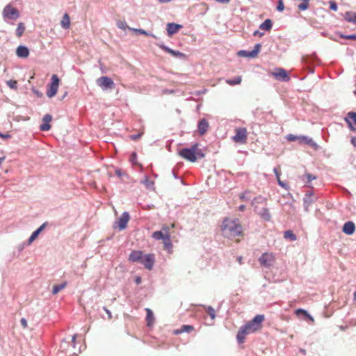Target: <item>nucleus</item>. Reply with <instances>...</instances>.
I'll return each mask as SVG.
<instances>
[{
  "label": "nucleus",
  "mask_w": 356,
  "mask_h": 356,
  "mask_svg": "<svg viewBox=\"0 0 356 356\" xmlns=\"http://www.w3.org/2000/svg\"><path fill=\"white\" fill-rule=\"evenodd\" d=\"M182 28V25L174 22L168 23L167 24V33L168 35H172L176 33L179 29Z\"/></svg>",
  "instance_id": "obj_17"
},
{
  "label": "nucleus",
  "mask_w": 356,
  "mask_h": 356,
  "mask_svg": "<svg viewBox=\"0 0 356 356\" xmlns=\"http://www.w3.org/2000/svg\"><path fill=\"white\" fill-rule=\"evenodd\" d=\"M97 84L102 90H111L115 88V83L113 79L108 76H103L97 79Z\"/></svg>",
  "instance_id": "obj_4"
},
{
  "label": "nucleus",
  "mask_w": 356,
  "mask_h": 356,
  "mask_svg": "<svg viewBox=\"0 0 356 356\" xmlns=\"http://www.w3.org/2000/svg\"><path fill=\"white\" fill-rule=\"evenodd\" d=\"M0 137L3 139H8L11 137V136L8 134H2L0 132Z\"/></svg>",
  "instance_id": "obj_59"
},
{
  "label": "nucleus",
  "mask_w": 356,
  "mask_h": 356,
  "mask_svg": "<svg viewBox=\"0 0 356 356\" xmlns=\"http://www.w3.org/2000/svg\"><path fill=\"white\" fill-rule=\"evenodd\" d=\"M296 314L298 316L302 315L306 318H309L311 321H314V318L309 315V314L303 309H298L296 310Z\"/></svg>",
  "instance_id": "obj_32"
},
{
  "label": "nucleus",
  "mask_w": 356,
  "mask_h": 356,
  "mask_svg": "<svg viewBox=\"0 0 356 356\" xmlns=\"http://www.w3.org/2000/svg\"><path fill=\"white\" fill-rule=\"evenodd\" d=\"M284 238L294 241L297 239L296 235L291 230H286L284 232Z\"/></svg>",
  "instance_id": "obj_27"
},
{
  "label": "nucleus",
  "mask_w": 356,
  "mask_h": 356,
  "mask_svg": "<svg viewBox=\"0 0 356 356\" xmlns=\"http://www.w3.org/2000/svg\"><path fill=\"white\" fill-rule=\"evenodd\" d=\"M25 30V26L24 23L19 22L17 25V29H16V35L17 37H21L22 34L24 33Z\"/></svg>",
  "instance_id": "obj_35"
},
{
  "label": "nucleus",
  "mask_w": 356,
  "mask_h": 356,
  "mask_svg": "<svg viewBox=\"0 0 356 356\" xmlns=\"http://www.w3.org/2000/svg\"><path fill=\"white\" fill-rule=\"evenodd\" d=\"M67 285L66 282L60 284H56L53 286L52 294H57L60 290L63 289Z\"/></svg>",
  "instance_id": "obj_34"
},
{
  "label": "nucleus",
  "mask_w": 356,
  "mask_h": 356,
  "mask_svg": "<svg viewBox=\"0 0 356 356\" xmlns=\"http://www.w3.org/2000/svg\"><path fill=\"white\" fill-rule=\"evenodd\" d=\"M207 314L210 316V317L212 318V319H214L215 317H216V312H215V310L214 309L211 307V306H209L207 307Z\"/></svg>",
  "instance_id": "obj_43"
},
{
  "label": "nucleus",
  "mask_w": 356,
  "mask_h": 356,
  "mask_svg": "<svg viewBox=\"0 0 356 356\" xmlns=\"http://www.w3.org/2000/svg\"><path fill=\"white\" fill-rule=\"evenodd\" d=\"M247 139V130L244 127L237 128L233 140L236 143H243Z\"/></svg>",
  "instance_id": "obj_10"
},
{
  "label": "nucleus",
  "mask_w": 356,
  "mask_h": 356,
  "mask_svg": "<svg viewBox=\"0 0 356 356\" xmlns=\"http://www.w3.org/2000/svg\"><path fill=\"white\" fill-rule=\"evenodd\" d=\"M32 91L38 97L40 98V97H43V94L40 91H39L38 90H37V89L33 88L32 89Z\"/></svg>",
  "instance_id": "obj_55"
},
{
  "label": "nucleus",
  "mask_w": 356,
  "mask_h": 356,
  "mask_svg": "<svg viewBox=\"0 0 356 356\" xmlns=\"http://www.w3.org/2000/svg\"><path fill=\"white\" fill-rule=\"evenodd\" d=\"M60 79L56 74H53L51 78V83L48 85L47 96L49 98L54 97L58 91Z\"/></svg>",
  "instance_id": "obj_5"
},
{
  "label": "nucleus",
  "mask_w": 356,
  "mask_h": 356,
  "mask_svg": "<svg viewBox=\"0 0 356 356\" xmlns=\"http://www.w3.org/2000/svg\"><path fill=\"white\" fill-rule=\"evenodd\" d=\"M143 134V132H140V133H138L137 134L131 135L130 136V138L131 140H136L139 139L141 137Z\"/></svg>",
  "instance_id": "obj_53"
},
{
  "label": "nucleus",
  "mask_w": 356,
  "mask_h": 356,
  "mask_svg": "<svg viewBox=\"0 0 356 356\" xmlns=\"http://www.w3.org/2000/svg\"><path fill=\"white\" fill-rule=\"evenodd\" d=\"M164 246L167 250H170L172 248L170 236L169 234H165V238L163 239Z\"/></svg>",
  "instance_id": "obj_33"
},
{
  "label": "nucleus",
  "mask_w": 356,
  "mask_h": 356,
  "mask_svg": "<svg viewBox=\"0 0 356 356\" xmlns=\"http://www.w3.org/2000/svg\"><path fill=\"white\" fill-rule=\"evenodd\" d=\"M104 310L106 312V313L108 314V319H111L112 318V314L110 310H108L106 307H104Z\"/></svg>",
  "instance_id": "obj_61"
},
{
  "label": "nucleus",
  "mask_w": 356,
  "mask_h": 356,
  "mask_svg": "<svg viewBox=\"0 0 356 356\" xmlns=\"http://www.w3.org/2000/svg\"><path fill=\"white\" fill-rule=\"evenodd\" d=\"M340 38L346 39V40H356V34H350V35H343L340 34Z\"/></svg>",
  "instance_id": "obj_44"
},
{
  "label": "nucleus",
  "mask_w": 356,
  "mask_h": 356,
  "mask_svg": "<svg viewBox=\"0 0 356 356\" xmlns=\"http://www.w3.org/2000/svg\"><path fill=\"white\" fill-rule=\"evenodd\" d=\"M306 177H307V183H310L312 181L316 179V177L312 174H307Z\"/></svg>",
  "instance_id": "obj_54"
},
{
  "label": "nucleus",
  "mask_w": 356,
  "mask_h": 356,
  "mask_svg": "<svg viewBox=\"0 0 356 356\" xmlns=\"http://www.w3.org/2000/svg\"><path fill=\"white\" fill-rule=\"evenodd\" d=\"M209 128V123L206 119H201L197 124V130L200 135L202 136L206 134Z\"/></svg>",
  "instance_id": "obj_18"
},
{
  "label": "nucleus",
  "mask_w": 356,
  "mask_h": 356,
  "mask_svg": "<svg viewBox=\"0 0 356 356\" xmlns=\"http://www.w3.org/2000/svg\"><path fill=\"white\" fill-rule=\"evenodd\" d=\"M259 214L265 221H270L271 219V215L270 213V211H269L268 209H267L266 207L263 208L260 211Z\"/></svg>",
  "instance_id": "obj_24"
},
{
  "label": "nucleus",
  "mask_w": 356,
  "mask_h": 356,
  "mask_svg": "<svg viewBox=\"0 0 356 356\" xmlns=\"http://www.w3.org/2000/svg\"><path fill=\"white\" fill-rule=\"evenodd\" d=\"M222 232L225 234H229L231 236H237L241 234L242 227L238 219H226L222 222Z\"/></svg>",
  "instance_id": "obj_1"
},
{
  "label": "nucleus",
  "mask_w": 356,
  "mask_h": 356,
  "mask_svg": "<svg viewBox=\"0 0 356 356\" xmlns=\"http://www.w3.org/2000/svg\"><path fill=\"white\" fill-rule=\"evenodd\" d=\"M275 78L280 81L287 82L290 80V77L287 72L283 68H277L275 72L273 73Z\"/></svg>",
  "instance_id": "obj_11"
},
{
  "label": "nucleus",
  "mask_w": 356,
  "mask_h": 356,
  "mask_svg": "<svg viewBox=\"0 0 356 356\" xmlns=\"http://www.w3.org/2000/svg\"><path fill=\"white\" fill-rule=\"evenodd\" d=\"M2 14L5 20L7 19L16 20L19 17V10L10 5H7L4 7Z\"/></svg>",
  "instance_id": "obj_6"
},
{
  "label": "nucleus",
  "mask_w": 356,
  "mask_h": 356,
  "mask_svg": "<svg viewBox=\"0 0 356 356\" xmlns=\"http://www.w3.org/2000/svg\"><path fill=\"white\" fill-rule=\"evenodd\" d=\"M165 234L161 231H156L152 234V237L156 240H163Z\"/></svg>",
  "instance_id": "obj_38"
},
{
  "label": "nucleus",
  "mask_w": 356,
  "mask_h": 356,
  "mask_svg": "<svg viewBox=\"0 0 356 356\" xmlns=\"http://www.w3.org/2000/svg\"><path fill=\"white\" fill-rule=\"evenodd\" d=\"M146 311H147L146 319L147 321V325H149L150 321L152 319H154V315H153V313H152V310L150 309L147 308Z\"/></svg>",
  "instance_id": "obj_39"
},
{
  "label": "nucleus",
  "mask_w": 356,
  "mask_h": 356,
  "mask_svg": "<svg viewBox=\"0 0 356 356\" xmlns=\"http://www.w3.org/2000/svg\"><path fill=\"white\" fill-rule=\"evenodd\" d=\"M249 334H251L250 332H249V330H248L247 328H245L244 325H242L239 328V330L237 332V335H236V339H237L238 343L239 344L244 343L245 337Z\"/></svg>",
  "instance_id": "obj_15"
},
{
  "label": "nucleus",
  "mask_w": 356,
  "mask_h": 356,
  "mask_svg": "<svg viewBox=\"0 0 356 356\" xmlns=\"http://www.w3.org/2000/svg\"><path fill=\"white\" fill-rule=\"evenodd\" d=\"M60 25L63 29H67L70 27V17L67 14H65L63 17V19L60 22Z\"/></svg>",
  "instance_id": "obj_26"
},
{
  "label": "nucleus",
  "mask_w": 356,
  "mask_h": 356,
  "mask_svg": "<svg viewBox=\"0 0 356 356\" xmlns=\"http://www.w3.org/2000/svg\"><path fill=\"white\" fill-rule=\"evenodd\" d=\"M117 26L120 29H122V30H126L127 28H129V26H127L126 22L124 21H121V20H119L117 22Z\"/></svg>",
  "instance_id": "obj_40"
},
{
  "label": "nucleus",
  "mask_w": 356,
  "mask_h": 356,
  "mask_svg": "<svg viewBox=\"0 0 356 356\" xmlns=\"http://www.w3.org/2000/svg\"><path fill=\"white\" fill-rule=\"evenodd\" d=\"M131 30L134 32H135L136 34H142V35H145L150 36V37H152L154 38H156L155 35H154L152 33L148 32L142 29H131Z\"/></svg>",
  "instance_id": "obj_30"
},
{
  "label": "nucleus",
  "mask_w": 356,
  "mask_h": 356,
  "mask_svg": "<svg viewBox=\"0 0 356 356\" xmlns=\"http://www.w3.org/2000/svg\"><path fill=\"white\" fill-rule=\"evenodd\" d=\"M156 45L161 49H163V51H165V52L171 54L172 56H175V57H177L180 59H186V55L179 51H177V50H173L170 48H169L168 47H167L166 45H165L163 43H156Z\"/></svg>",
  "instance_id": "obj_8"
},
{
  "label": "nucleus",
  "mask_w": 356,
  "mask_h": 356,
  "mask_svg": "<svg viewBox=\"0 0 356 356\" xmlns=\"http://www.w3.org/2000/svg\"><path fill=\"white\" fill-rule=\"evenodd\" d=\"M302 2L298 5V8L301 10L304 11L308 9L309 8V3L310 0H301Z\"/></svg>",
  "instance_id": "obj_37"
},
{
  "label": "nucleus",
  "mask_w": 356,
  "mask_h": 356,
  "mask_svg": "<svg viewBox=\"0 0 356 356\" xmlns=\"http://www.w3.org/2000/svg\"><path fill=\"white\" fill-rule=\"evenodd\" d=\"M258 261L261 266L269 268L275 261V256L273 253L264 252L261 255Z\"/></svg>",
  "instance_id": "obj_7"
},
{
  "label": "nucleus",
  "mask_w": 356,
  "mask_h": 356,
  "mask_svg": "<svg viewBox=\"0 0 356 356\" xmlns=\"http://www.w3.org/2000/svg\"><path fill=\"white\" fill-rule=\"evenodd\" d=\"M238 55L243 57L254 58V55L252 51L241 50L238 52Z\"/></svg>",
  "instance_id": "obj_36"
},
{
  "label": "nucleus",
  "mask_w": 356,
  "mask_h": 356,
  "mask_svg": "<svg viewBox=\"0 0 356 356\" xmlns=\"http://www.w3.org/2000/svg\"><path fill=\"white\" fill-rule=\"evenodd\" d=\"M344 18L347 22H352L356 25V13H353L352 15L351 13L346 12Z\"/></svg>",
  "instance_id": "obj_31"
},
{
  "label": "nucleus",
  "mask_w": 356,
  "mask_h": 356,
  "mask_svg": "<svg viewBox=\"0 0 356 356\" xmlns=\"http://www.w3.org/2000/svg\"><path fill=\"white\" fill-rule=\"evenodd\" d=\"M350 142L352 145L356 147V136H353L351 138Z\"/></svg>",
  "instance_id": "obj_62"
},
{
  "label": "nucleus",
  "mask_w": 356,
  "mask_h": 356,
  "mask_svg": "<svg viewBox=\"0 0 356 356\" xmlns=\"http://www.w3.org/2000/svg\"><path fill=\"white\" fill-rule=\"evenodd\" d=\"M284 5L282 0H279L278 4L277 6V10L280 12H282L284 10Z\"/></svg>",
  "instance_id": "obj_51"
},
{
  "label": "nucleus",
  "mask_w": 356,
  "mask_h": 356,
  "mask_svg": "<svg viewBox=\"0 0 356 356\" xmlns=\"http://www.w3.org/2000/svg\"><path fill=\"white\" fill-rule=\"evenodd\" d=\"M20 323L24 328L28 327L27 321L24 318H21Z\"/></svg>",
  "instance_id": "obj_56"
},
{
  "label": "nucleus",
  "mask_w": 356,
  "mask_h": 356,
  "mask_svg": "<svg viewBox=\"0 0 356 356\" xmlns=\"http://www.w3.org/2000/svg\"><path fill=\"white\" fill-rule=\"evenodd\" d=\"M47 225V222H44L41 226H40L37 229H35L31 236L29 238V243H32L40 234V233L45 228Z\"/></svg>",
  "instance_id": "obj_22"
},
{
  "label": "nucleus",
  "mask_w": 356,
  "mask_h": 356,
  "mask_svg": "<svg viewBox=\"0 0 356 356\" xmlns=\"http://www.w3.org/2000/svg\"><path fill=\"white\" fill-rule=\"evenodd\" d=\"M253 35H254V36H256V35H259V36H260V37H261V36H262V35H264V33H261L259 31L257 30V31H255L253 33Z\"/></svg>",
  "instance_id": "obj_63"
},
{
  "label": "nucleus",
  "mask_w": 356,
  "mask_h": 356,
  "mask_svg": "<svg viewBox=\"0 0 356 356\" xmlns=\"http://www.w3.org/2000/svg\"><path fill=\"white\" fill-rule=\"evenodd\" d=\"M298 143L308 145L313 147L315 150L318 149V145L317 143H315L312 138H309L307 136H299Z\"/></svg>",
  "instance_id": "obj_14"
},
{
  "label": "nucleus",
  "mask_w": 356,
  "mask_h": 356,
  "mask_svg": "<svg viewBox=\"0 0 356 356\" xmlns=\"http://www.w3.org/2000/svg\"><path fill=\"white\" fill-rule=\"evenodd\" d=\"M329 3H330V10H334V11L337 10V8H338L337 4L334 1H330Z\"/></svg>",
  "instance_id": "obj_50"
},
{
  "label": "nucleus",
  "mask_w": 356,
  "mask_h": 356,
  "mask_svg": "<svg viewBox=\"0 0 356 356\" xmlns=\"http://www.w3.org/2000/svg\"><path fill=\"white\" fill-rule=\"evenodd\" d=\"M298 137L299 136H296V135H293V134H288L286 137V138L289 140V141H298Z\"/></svg>",
  "instance_id": "obj_48"
},
{
  "label": "nucleus",
  "mask_w": 356,
  "mask_h": 356,
  "mask_svg": "<svg viewBox=\"0 0 356 356\" xmlns=\"http://www.w3.org/2000/svg\"><path fill=\"white\" fill-rule=\"evenodd\" d=\"M130 216L127 211H124L122 213L121 216L117 222L118 226L120 230H123L127 227V222L129 220Z\"/></svg>",
  "instance_id": "obj_13"
},
{
  "label": "nucleus",
  "mask_w": 356,
  "mask_h": 356,
  "mask_svg": "<svg viewBox=\"0 0 356 356\" xmlns=\"http://www.w3.org/2000/svg\"><path fill=\"white\" fill-rule=\"evenodd\" d=\"M305 207L306 209L311 205V204L314 202V200L312 197V193H307L305 197L303 199Z\"/></svg>",
  "instance_id": "obj_29"
},
{
  "label": "nucleus",
  "mask_w": 356,
  "mask_h": 356,
  "mask_svg": "<svg viewBox=\"0 0 356 356\" xmlns=\"http://www.w3.org/2000/svg\"><path fill=\"white\" fill-rule=\"evenodd\" d=\"M7 85L12 89H16L17 87V82L15 80H10L7 81Z\"/></svg>",
  "instance_id": "obj_45"
},
{
  "label": "nucleus",
  "mask_w": 356,
  "mask_h": 356,
  "mask_svg": "<svg viewBox=\"0 0 356 356\" xmlns=\"http://www.w3.org/2000/svg\"><path fill=\"white\" fill-rule=\"evenodd\" d=\"M277 183H278V184H279L281 187H282V188H286V189L287 188V184H285L284 182H283L282 181H281V180H280V178L279 179H277Z\"/></svg>",
  "instance_id": "obj_57"
},
{
  "label": "nucleus",
  "mask_w": 356,
  "mask_h": 356,
  "mask_svg": "<svg viewBox=\"0 0 356 356\" xmlns=\"http://www.w3.org/2000/svg\"><path fill=\"white\" fill-rule=\"evenodd\" d=\"M273 172H274V173H275V175L276 176L277 179H279L280 177V172H279L277 168H274Z\"/></svg>",
  "instance_id": "obj_60"
},
{
  "label": "nucleus",
  "mask_w": 356,
  "mask_h": 356,
  "mask_svg": "<svg viewBox=\"0 0 356 356\" xmlns=\"http://www.w3.org/2000/svg\"><path fill=\"white\" fill-rule=\"evenodd\" d=\"M241 81H242L241 76H237L233 79H227L226 83L230 86H235V85L240 84L241 83Z\"/></svg>",
  "instance_id": "obj_28"
},
{
  "label": "nucleus",
  "mask_w": 356,
  "mask_h": 356,
  "mask_svg": "<svg viewBox=\"0 0 356 356\" xmlns=\"http://www.w3.org/2000/svg\"><path fill=\"white\" fill-rule=\"evenodd\" d=\"M115 175H116L118 177H122V175H123V173H122V170H121L120 169H119V168H118V169H116V170H115Z\"/></svg>",
  "instance_id": "obj_58"
},
{
  "label": "nucleus",
  "mask_w": 356,
  "mask_h": 356,
  "mask_svg": "<svg viewBox=\"0 0 356 356\" xmlns=\"http://www.w3.org/2000/svg\"><path fill=\"white\" fill-rule=\"evenodd\" d=\"M16 54L19 58H27L29 55V49L26 46L20 45L16 49Z\"/></svg>",
  "instance_id": "obj_20"
},
{
  "label": "nucleus",
  "mask_w": 356,
  "mask_h": 356,
  "mask_svg": "<svg viewBox=\"0 0 356 356\" xmlns=\"http://www.w3.org/2000/svg\"><path fill=\"white\" fill-rule=\"evenodd\" d=\"M52 119V116L49 114H46L44 117H43V121L44 123H48L49 124V122Z\"/></svg>",
  "instance_id": "obj_52"
},
{
  "label": "nucleus",
  "mask_w": 356,
  "mask_h": 356,
  "mask_svg": "<svg viewBox=\"0 0 356 356\" xmlns=\"http://www.w3.org/2000/svg\"><path fill=\"white\" fill-rule=\"evenodd\" d=\"M155 262L154 255L153 254H147L144 257L143 256L140 264L147 270H152L153 268Z\"/></svg>",
  "instance_id": "obj_9"
},
{
  "label": "nucleus",
  "mask_w": 356,
  "mask_h": 356,
  "mask_svg": "<svg viewBox=\"0 0 356 356\" xmlns=\"http://www.w3.org/2000/svg\"><path fill=\"white\" fill-rule=\"evenodd\" d=\"M264 321V315L257 314L253 319L245 323V328L249 330V332L254 333L261 327V323Z\"/></svg>",
  "instance_id": "obj_2"
},
{
  "label": "nucleus",
  "mask_w": 356,
  "mask_h": 356,
  "mask_svg": "<svg viewBox=\"0 0 356 356\" xmlns=\"http://www.w3.org/2000/svg\"><path fill=\"white\" fill-rule=\"evenodd\" d=\"M344 120L347 123L349 129L351 131L356 132V128L353 125V124L356 125V112H348L345 117Z\"/></svg>",
  "instance_id": "obj_12"
},
{
  "label": "nucleus",
  "mask_w": 356,
  "mask_h": 356,
  "mask_svg": "<svg viewBox=\"0 0 356 356\" xmlns=\"http://www.w3.org/2000/svg\"><path fill=\"white\" fill-rule=\"evenodd\" d=\"M143 252L141 250H133L129 255V261L131 262H138L140 263L142 260Z\"/></svg>",
  "instance_id": "obj_16"
},
{
  "label": "nucleus",
  "mask_w": 356,
  "mask_h": 356,
  "mask_svg": "<svg viewBox=\"0 0 356 356\" xmlns=\"http://www.w3.org/2000/svg\"><path fill=\"white\" fill-rule=\"evenodd\" d=\"M70 342L63 339L60 344V349L58 352V356H65L67 350L70 348Z\"/></svg>",
  "instance_id": "obj_21"
},
{
  "label": "nucleus",
  "mask_w": 356,
  "mask_h": 356,
  "mask_svg": "<svg viewBox=\"0 0 356 356\" xmlns=\"http://www.w3.org/2000/svg\"><path fill=\"white\" fill-rule=\"evenodd\" d=\"M51 128V126L48 123H42L40 127V129L41 131H49Z\"/></svg>",
  "instance_id": "obj_49"
},
{
  "label": "nucleus",
  "mask_w": 356,
  "mask_h": 356,
  "mask_svg": "<svg viewBox=\"0 0 356 356\" xmlns=\"http://www.w3.org/2000/svg\"><path fill=\"white\" fill-rule=\"evenodd\" d=\"M197 144L193 145L191 148H183L179 151V155L187 161L195 162L197 160Z\"/></svg>",
  "instance_id": "obj_3"
},
{
  "label": "nucleus",
  "mask_w": 356,
  "mask_h": 356,
  "mask_svg": "<svg viewBox=\"0 0 356 356\" xmlns=\"http://www.w3.org/2000/svg\"><path fill=\"white\" fill-rule=\"evenodd\" d=\"M142 183L147 188H150L151 187L153 186L154 185V181H151L148 179V177H145V179L142 181Z\"/></svg>",
  "instance_id": "obj_42"
},
{
  "label": "nucleus",
  "mask_w": 356,
  "mask_h": 356,
  "mask_svg": "<svg viewBox=\"0 0 356 356\" xmlns=\"http://www.w3.org/2000/svg\"><path fill=\"white\" fill-rule=\"evenodd\" d=\"M261 47V44H256L254 45V49L252 50V52L253 53V54L254 55L255 57L257 56L258 53L259 52Z\"/></svg>",
  "instance_id": "obj_47"
},
{
  "label": "nucleus",
  "mask_w": 356,
  "mask_h": 356,
  "mask_svg": "<svg viewBox=\"0 0 356 356\" xmlns=\"http://www.w3.org/2000/svg\"><path fill=\"white\" fill-rule=\"evenodd\" d=\"M135 282L137 284H140L141 283V278H140V277H136V279H135Z\"/></svg>",
  "instance_id": "obj_64"
},
{
  "label": "nucleus",
  "mask_w": 356,
  "mask_h": 356,
  "mask_svg": "<svg viewBox=\"0 0 356 356\" xmlns=\"http://www.w3.org/2000/svg\"><path fill=\"white\" fill-rule=\"evenodd\" d=\"M273 22L271 19H267L259 26V29L266 31H270L272 29Z\"/></svg>",
  "instance_id": "obj_25"
},
{
  "label": "nucleus",
  "mask_w": 356,
  "mask_h": 356,
  "mask_svg": "<svg viewBox=\"0 0 356 356\" xmlns=\"http://www.w3.org/2000/svg\"><path fill=\"white\" fill-rule=\"evenodd\" d=\"M303 60L307 64H310L311 63H314L317 60V58L316 56H312L309 57L303 58Z\"/></svg>",
  "instance_id": "obj_41"
},
{
  "label": "nucleus",
  "mask_w": 356,
  "mask_h": 356,
  "mask_svg": "<svg viewBox=\"0 0 356 356\" xmlns=\"http://www.w3.org/2000/svg\"><path fill=\"white\" fill-rule=\"evenodd\" d=\"M194 330V327L191 325H183L179 329L175 330L174 333L175 334H179L183 332H191Z\"/></svg>",
  "instance_id": "obj_23"
},
{
  "label": "nucleus",
  "mask_w": 356,
  "mask_h": 356,
  "mask_svg": "<svg viewBox=\"0 0 356 356\" xmlns=\"http://www.w3.org/2000/svg\"><path fill=\"white\" fill-rule=\"evenodd\" d=\"M355 230V223L352 221H348L343 226V232L347 235H352Z\"/></svg>",
  "instance_id": "obj_19"
},
{
  "label": "nucleus",
  "mask_w": 356,
  "mask_h": 356,
  "mask_svg": "<svg viewBox=\"0 0 356 356\" xmlns=\"http://www.w3.org/2000/svg\"><path fill=\"white\" fill-rule=\"evenodd\" d=\"M266 202V198L262 196H258L254 198L252 204L254 203H264Z\"/></svg>",
  "instance_id": "obj_46"
}]
</instances>
